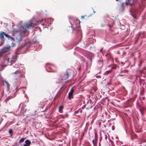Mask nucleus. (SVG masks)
<instances>
[{"label":"nucleus","instance_id":"nucleus-14","mask_svg":"<svg viewBox=\"0 0 146 146\" xmlns=\"http://www.w3.org/2000/svg\"><path fill=\"white\" fill-rule=\"evenodd\" d=\"M4 35L6 37L8 38H10L12 40H14V38L11 36H10L8 34H6L5 33V34H4Z\"/></svg>","mask_w":146,"mask_h":146},{"label":"nucleus","instance_id":"nucleus-33","mask_svg":"<svg viewBox=\"0 0 146 146\" xmlns=\"http://www.w3.org/2000/svg\"><path fill=\"white\" fill-rule=\"evenodd\" d=\"M16 90H17V88H16Z\"/></svg>","mask_w":146,"mask_h":146},{"label":"nucleus","instance_id":"nucleus-16","mask_svg":"<svg viewBox=\"0 0 146 146\" xmlns=\"http://www.w3.org/2000/svg\"><path fill=\"white\" fill-rule=\"evenodd\" d=\"M26 110V109H25H25L24 106H23V105H22V107H21V111H21V112H23V113L25 111V110Z\"/></svg>","mask_w":146,"mask_h":146},{"label":"nucleus","instance_id":"nucleus-2","mask_svg":"<svg viewBox=\"0 0 146 146\" xmlns=\"http://www.w3.org/2000/svg\"><path fill=\"white\" fill-rule=\"evenodd\" d=\"M21 27L19 28V30L15 28H13V31L14 33H16L15 38L18 42L22 40L23 36H27L26 34L27 31L23 32L21 30Z\"/></svg>","mask_w":146,"mask_h":146},{"label":"nucleus","instance_id":"nucleus-9","mask_svg":"<svg viewBox=\"0 0 146 146\" xmlns=\"http://www.w3.org/2000/svg\"><path fill=\"white\" fill-rule=\"evenodd\" d=\"M25 143V144L23 145V146H30L31 143V141L28 139L26 140Z\"/></svg>","mask_w":146,"mask_h":146},{"label":"nucleus","instance_id":"nucleus-32","mask_svg":"<svg viewBox=\"0 0 146 146\" xmlns=\"http://www.w3.org/2000/svg\"><path fill=\"white\" fill-rule=\"evenodd\" d=\"M99 146H100V143L99 144Z\"/></svg>","mask_w":146,"mask_h":146},{"label":"nucleus","instance_id":"nucleus-28","mask_svg":"<svg viewBox=\"0 0 146 146\" xmlns=\"http://www.w3.org/2000/svg\"><path fill=\"white\" fill-rule=\"evenodd\" d=\"M81 17H82V18H84V16H82Z\"/></svg>","mask_w":146,"mask_h":146},{"label":"nucleus","instance_id":"nucleus-35","mask_svg":"<svg viewBox=\"0 0 146 146\" xmlns=\"http://www.w3.org/2000/svg\"><path fill=\"white\" fill-rule=\"evenodd\" d=\"M102 50V49H101L100 50V51H101Z\"/></svg>","mask_w":146,"mask_h":146},{"label":"nucleus","instance_id":"nucleus-8","mask_svg":"<svg viewBox=\"0 0 146 146\" xmlns=\"http://www.w3.org/2000/svg\"><path fill=\"white\" fill-rule=\"evenodd\" d=\"M134 0H128V2H126L125 3L126 6L129 4L130 5H132L134 4Z\"/></svg>","mask_w":146,"mask_h":146},{"label":"nucleus","instance_id":"nucleus-34","mask_svg":"<svg viewBox=\"0 0 146 146\" xmlns=\"http://www.w3.org/2000/svg\"><path fill=\"white\" fill-rule=\"evenodd\" d=\"M141 113L142 115H143V113H142L141 112Z\"/></svg>","mask_w":146,"mask_h":146},{"label":"nucleus","instance_id":"nucleus-29","mask_svg":"<svg viewBox=\"0 0 146 146\" xmlns=\"http://www.w3.org/2000/svg\"><path fill=\"white\" fill-rule=\"evenodd\" d=\"M12 44L13 45H12V46H14V44L12 43Z\"/></svg>","mask_w":146,"mask_h":146},{"label":"nucleus","instance_id":"nucleus-25","mask_svg":"<svg viewBox=\"0 0 146 146\" xmlns=\"http://www.w3.org/2000/svg\"><path fill=\"white\" fill-rule=\"evenodd\" d=\"M69 81H70V80H67L65 82V83L66 84V83L69 82Z\"/></svg>","mask_w":146,"mask_h":146},{"label":"nucleus","instance_id":"nucleus-7","mask_svg":"<svg viewBox=\"0 0 146 146\" xmlns=\"http://www.w3.org/2000/svg\"><path fill=\"white\" fill-rule=\"evenodd\" d=\"M11 46H7L4 47L2 49V51L3 52H6L9 51L10 49Z\"/></svg>","mask_w":146,"mask_h":146},{"label":"nucleus","instance_id":"nucleus-36","mask_svg":"<svg viewBox=\"0 0 146 146\" xmlns=\"http://www.w3.org/2000/svg\"><path fill=\"white\" fill-rule=\"evenodd\" d=\"M93 12H94V13H95V12L94 11H93Z\"/></svg>","mask_w":146,"mask_h":146},{"label":"nucleus","instance_id":"nucleus-10","mask_svg":"<svg viewBox=\"0 0 146 146\" xmlns=\"http://www.w3.org/2000/svg\"><path fill=\"white\" fill-rule=\"evenodd\" d=\"M45 21L46 22H47L48 23L51 24V22L52 21V19L51 18L46 19L45 20Z\"/></svg>","mask_w":146,"mask_h":146},{"label":"nucleus","instance_id":"nucleus-18","mask_svg":"<svg viewBox=\"0 0 146 146\" xmlns=\"http://www.w3.org/2000/svg\"><path fill=\"white\" fill-rule=\"evenodd\" d=\"M25 138H22L20 140H19V143H21V142H23L24 141V140H25Z\"/></svg>","mask_w":146,"mask_h":146},{"label":"nucleus","instance_id":"nucleus-4","mask_svg":"<svg viewBox=\"0 0 146 146\" xmlns=\"http://www.w3.org/2000/svg\"><path fill=\"white\" fill-rule=\"evenodd\" d=\"M16 56H14L12 57L9 58H3V60L2 63L0 64L1 66L3 67V66H5L7 64L9 63H10L11 65H12L13 64L15 63L17 60Z\"/></svg>","mask_w":146,"mask_h":146},{"label":"nucleus","instance_id":"nucleus-31","mask_svg":"<svg viewBox=\"0 0 146 146\" xmlns=\"http://www.w3.org/2000/svg\"><path fill=\"white\" fill-rule=\"evenodd\" d=\"M132 16L133 17H134V18H135V17L134 16H133V15H132Z\"/></svg>","mask_w":146,"mask_h":146},{"label":"nucleus","instance_id":"nucleus-12","mask_svg":"<svg viewBox=\"0 0 146 146\" xmlns=\"http://www.w3.org/2000/svg\"><path fill=\"white\" fill-rule=\"evenodd\" d=\"M64 108V107L62 106H60L59 108L58 111L60 113H62V109Z\"/></svg>","mask_w":146,"mask_h":146},{"label":"nucleus","instance_id":"nucleus-5","mask_svg":"<svg viewBox=\"0 0 146 146\" xmlns=\"http://www.w3.org/2000/svg\"><path fill=\"white\" fill-rule=\"evenodd\" d=\"M50 64H47L46 65V68L47 71L48 72H55L56 71L54 70V69L55 68V66L53 65L50 66Z\"/></svg>","mask_w":146,"mask_h":146},{"label":"nucleus","instance_id":"nucleus-19","mask_svg":"<svg viewBox=\"0 0 146 146\" xmlns=\"http://www.w3.org/2000/svg\"><path fill=\"white\" fill-rule=\"evenodd\" d=\"M68 117V115L67 113H66L64 115V117H63V118H64L65 117Z\"/></svg>","mask_w":146,"mask_h":146},{"label":"nucleus","instance_id":"nucleus-30","mask_svg":"<svg viewBox=\"0 0 146 146\" xmlns=\"http://www.w3.org/2000/svg\"><path fill=\"white\" fill-rule=\"evenodd\" d=\"M121 64H123V62H121Z\"/></svg>","mask_w":146,"mask_h":146},{"label":"nucleus","instance_id":"nucleus-11","mask_svg":"<svg viewBox=\"0 0 146 146\" xmlns=\"http://www.w3.org/2000/svg\"><path fill=\"white\" fill-rule=\"evenodd\" d=\"M5 34V33L3 31L1 32L0 33V38L2 39H3L4 38V34Z\"/></svg>","mask_w":146,"mask_h":146},{"label":"nucleus","instance_id":"nucleus-1","mask_svg":"<svg viewBox=\"0 0 146 146\" xmlns=\"http://www.w3.org/2000/svg\"><path fill=\"white\" fill-rule=\"evenodd\" d=\"M38 22L37 21L30 20L25 23L23 25L21 26V30L23 32L27 31L29 28L31 27H33L37 25Z\"/></svg>","mask_w":146,"mask_h":146},{"label":"nucleus","instance_id":"nucleus-37","mask_svg":"<svg viewBox=\"0 0 146 146\" xmlns=\"http://www.w3.org/2000/svg\"><path fill=\"white\" fill-rule=\"evenodd\" d=\"M135 12H137V11H135Z\"/></svg>","mask_w":146,"mask_h":146},{"label":"nucleus","instance_id":"nucleus-17","mask_svg":"<svg viewBox=\"0 0 146 146\" xmlns=\"http://www.w3.org/2000/svg\"><path fill=\"white\" fill-rule=\"evenodd\" d=\"M4 82L6 84L7 86V88H8L9 87L10 85L9 84V83L7 81H4Z\"/></svg>","mask_w":146,"mask_h":146},{"label":"nucleus","instance_id":"nucleus-24","mask_svg":"<svg viewBox=\"0 0 146 146\" xmlns=\"http://www.w3.org/2000/svg\"><path fill=\"white\" fill-rule=\"evenodd\" d=\"M18 65H16V64H15V66H14V65L13 66V67H18Z\"/></svg>","mask_w":146,"mask_h":146},{"label":"nucleus","instance_id":"nucleus-38","mask_svg":"<svg viewBox=\"0 0 146 146\" xmlns=\"http://www.w3.org/2000/svg\"><path fill=\"white\" fill-rule=\"evenodd\" d=\"M116 1H117V0H116Z\"/></svg>","mask_w":146,"mask_h":146},{"label":"nucleus","instance_id":"nucleus-23","mask_svg":"<svg viewBox=\"0 0 146 146\" xmlns=\"http://www.w3.org/2000/svg\"><path fill=\"white\" fill-rule=\"evenodd\" d=\"M9 133L10 134H12L13 133V131H12V130L11 129H10L9 131Z\"/></svg>","mask_w":146,"mask_h":146},{"label":"nucleus","instance_id":"nucleus-22","mask_svg":"<svg viewBox=\"0 0 146 146\" xmlns=\"http://www.w3.org/2000/svg\"><path fill=\"white\" fill-rule=\"evenodd\" d=\"M92 142L93 144V145H94V146H95L96 145V143L94 142V139H93L92 141Z\"/></svg>","mask_w":146,"mask_h":146},{"label":"nucleus","instance_id":"nucleus-3","mask_svg":"<svg viewBox=\"0 0 146 146\" xmlns=\"http://www.w3.org/2000/svg\"><path fill=\"white\" fill-rule=\"evenodd\" d=\"M15 74V77H16V78H15L13 81L14 83V86H19L21 84V78L22 77V73L20 70H17L15 72L13 73Z\"/></svg>","mask_w":146,"mask_h":146},{"label":"nucleus","instance_id":"nucleus-6","mask_svg":"<svg viewBox=\"0 0 146 146\" xmlns=\"http://www.w3.org/2000/svg\"><path fill=\"white\" fill-rule=\"evenodd\" d=\"M68 76L69 74L67 72L64 73L62 76V80H65L67 79L68 78Z\"/></svg>","mask_w":146,"mask_h":146},{"label":"nucleus","instance_id":"nucleus-21","mask_svg":"<svg viewBox=\"0 0 146 146\" xmlns=\"http://www.w3.org/2000/svg\"><path fill=\"white\" fill-rule=\"evenodd\" d=\"M111 69L110 70H109L108 71H106V73L107 74H108L110 72H111Z\"/></svg>","mask_w":146,"mask_h":146},{"label":"nucleus","instance_id":"nucleus-13","mask_svg":"<svg viewBox=\"0 0 146 146\" xmlns=\"http://www.w3.org/2000/svg\"><path fill=\"white\" fill-rule=\"evenodd\" d=\"M73 93L69 92L68 94V98L69 99H71L73 97Z\"/></svg>","mask_w":146,"mask_h":146},{"label":"nucleus","instance_id":"nucleus-26","mask_svg":"<svg viewBox=\"0 0 146 146\" xmlns=\"http://www.w3.org/2000/svg\"><path fill=\"white\" fill-rule=\"evenodd\" d=\"M140 33H139L138 34V38L139 36H140Z\"/></svg>","mask_w":146,"mask_h":146},{"label":"nucleus","instance_id":"nucleus-15","mask_svg":"<svg viewBox=\"0 0 146 146\" xmlns=\"http://www.w3.org/2000/svg\"><path fill=\"white\" fill-rule=\"evenodd\" d=\"M118 67V66L117 65H114L112 66L111 69L112 70V69H116Z\"/></svg>","mask_w":146,"mask_h":146},{"label":"nucleus","instance_id":"nucleus-27","mask_svg":"<svg viewBox=\"0 0 146 146\" xmlns=\"http://www.w3.org/2000/svg\"><path fill=\"white\" fill-rule=\"evenodd\" d=\"M119 76H123V75H121V74H119Z\"/></svg>","mask_w":146,"mask_h":146},{"label":"nucleus","instance_id":"nucleus-20","mask_svg":"<svg viewBox=\"0 0 146 146\" xmlns=\"http://www.w3.org/2000/svg\"><path fill=\"white\" fill-rule=\"evenodd\" d=\"M74 91L73 88H72L70 90V92H71V93H73Z\"/></svg>","mask_w":146,"mask_h":146}]
</instances>
